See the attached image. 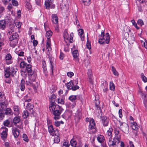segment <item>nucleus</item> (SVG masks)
Instances as JSON below:
<instances>
[{
  "label": "nucleus",
  "mask_w": 147,
  "mask_h": 147,
  "mask_svg": "<svg viewBox=\"0 0 147 147\" xmlns=\"http://www.w3.org/2000/svg\"><path fill=\"white\" fill-rule=\"evenodd\" d=\"M49 108L53 111L54 119L55 120L60 119V115L63 110L62 108L57 104H54V102H52L50 105Z\"/></svg>",
  "instance_id": "obj_1"
},
{
  "label": "nucleus",
  "mask_w": 147,
  "mask_h": 147,
  "mask_svg": "<svg viewBox=\"0 0 147 147\" xmlns=\"http://www.w3.org/2000/svg\"><path fill=\"white\" fill-rule=\"evenodd\" d=\"M99 36L100 38L98 39V42L100 44H103L105 43L108 44L109 43L110 41V36L108 33H107L105 35L104 31L102 30L101 34Z\"/></svg>",
  "instance_id": "obj_2"
},
{
  "label": "nucleus",
  "mask_w": 147,
  "mask_h": 147,
  "mask_svg": "<svg viewBox=\"0 0 147 147\" xmlns=\"http://www.w3.org/2000/svg\"><path fill=\"white\" fill-rule=\"evenodd\" d=\"M8 105L7 101H3L0 102V108L7 115H11L12 114L11 109L9 108H7Z\"/></svg>",
  "instance_id": "obj_3"
},
{
  "label": "nucleus",
  "mask_w": 147,
  "mask_h": 147,
  "mask_svg": "<svg viewBox=\"0 0 147 147\" xmlns=\"http://www.w3.org/2000/svg\"><path fill=\"white\" fill-rule=\"evenodd\" d=\"M19 36L17 33H15L10 36L9 40L10 41V46L13 47H15L16 45L18 43Z\"/></svg>",
  "instance_id": "obj_4"
},
{
  "label": "nucleus",
  "mask_w": 147,
  "mask_h": 147,
  "mask_svg": "<svg viewBox=\"0 0 147 147\" xmlns=\"http://www.w3.org/2000/svg\"><path fill=\"white\" fill-rule=\"evenodd\" d=\"M15 68L13 67L9 68V69L5 71V78H9L10 75L13 76L15 74L17 71Z\"/></svg>",
  "instance_id": "obj_5"
},
{
  "label": "nucleus",
  "mask_w": 147,
  "mask_h": 147,
  "mask_svg": "<svg viewBox=\"0 0 147 147\" xmlns=\"http://www.w3.org/2000/svg\"><path fill=\"white\" fill-rule=\"evenodd\" d=\"M95 123L93 119L90 120L89 121V129L92 133H94L96 131Z\"/></svg>",
  "instance_id": "obj_6"
},
{
  "label": "nucleus",
  "mask_w": 147,
  "mask_h": 147,
  "mask_svg": "<svg viewBox=\"0 0 147 147\" xmlns=\"http://www.w3.org/2000/svg\"><path fill=\"white\" fill-rule=\"evenodd\" d=\"M121 126V130L125 134H127L129 133V127L127 124L123 123L120 121H119Z\"/></svg>",
  "instance_id": "obj_7"
},
{
  "label": "nucleus",
  "mask_w": 147,
  "mask_h": 147,
  "mask_svg": "<svg viewBox=\"0 0 147 147\" xmlns=\"http://www.w3.org/2000/svg\"><path fill=\"white\" fill-rule=\"evenodd\" d=\"M8 129L5 127H2L0 129L1 138L3 139H5L7 136Z\"/></svg>",
  "instance_id": "obj_8"
},
{
  "label": "nucleus",
  "mask_w": 147,
  "mask_h": 147,
  "mask_svg": "<svg viewBox=\"0 0 147 147\" xmlns=\"http://www.w3.org/2000/svg\"><path fill=\"white\" fill-rule=\"evenodd\" d=\"M53 0H47L45 2V5L47 9H49L50 7L51 8H54L55 5L53 3Z\"/></svg>",
  "instance_id": "obj_9"
},
{
  "label": "nucleus",
  "mask_w": 147,
  "mask_h": 147,
  "mask_svg": "<svg viewBox=\"0 0 147 147\" xmlns=\"http://www.w3.org/2000/svg\"><path fill=\"white\" fill-rule=\"evenodd\" d=\"M101 119L102 123L103 124V125L105 127L107 126L109 123V119L105 116L101 117Z\"/></svg>",
  "instance_id": "obj_10"
},
{
  "label": "nucleus",
  "mask_w": 147,
  "mask_h": 147,
  "mask_svg": "<svg viewBox=\"0 0 147 147\" xmlns=\"http://www.w3.org/2000/svg\"><path fill=\"white\" fill-rule=\"evenodd\" d=\"M5 58L7 64H9L12 63V61L11 60L12 57L10 54H7Z\"/></svg>",
  "instance_id": "obj_11"
},
{
  "label": "nucleus",
  "mask_w": 147,
  "mask_h": 147,
  "mask_svg": "<svg viewBox=\"0 0 147 147\" xmlns=\"http://www.w3.org/2000/svg\"><path fill=\"white\" fill-rule=\"evenodd\" d=\"M113 129L112 128H109V130L107 131L106 134V138L108 139H112V132Z\"/></svg>",
  "instance_id": "obj_12"
},
{
  "label": "nucleus",
  "mask_w": 147,
  "mask_h": 147,
  "mask_svg": "<svg viewBox=\"0 0 147 147\" xmlns=\"http://www.w3.org/2000/svg\"><path fill=\"white\" fill-rule=\"evenodd\" d=\"M48 131L50 134L52 136L56 135L55 132V131L52 125H51L48 126Z\"/></svg>",
  "instance_id": "obj_13"
},
{
  "label": "nucleus",
  "mask_w": 147,
  "mask_h": 147,
  "mask_svg": "<svg viewBox=\"0 0 147 147\" xmlns=\"http://www.w3.org/2000/svg\"><path fill=\"white\" fill-rule=\"evenodd\" d=\"M19 131V130L16 128L12 129V133L15 138H16L18 137L20 134Z\"/></svg>",
  "instance_id": "obj_14"
},
{
  "label": "nucleus",
  "mask_w": 147,
  "mask_h": 147,
  "mask_svg": "<svg viewBox=\"0 0 147 147\" xmlns=\"http://www.w3.org/2000/svg\"><path fill=\"white\" fill-rule=\"evenodd\" d=\"M28 75L29 76V78L30 80L32 82L35 81L37 76L36 74L35 73L33 72V73L28 74Z\"/></svg>",
  "instance_id": "obj_15"
},
{
  "label": "nucleus",
  "mask_w": 147,
  "mask_h": 147,
  "mask_svg": "<svg viewBox=\"0 0 147 147\" xmlns=\"http://www.w3.org/2000/svg\"><path fill=\"white\" fill-rule=\"evenodd\" d=\"M27 110H29L31 114H34V111L33 108H34L33 105L30 103H28L26 106Z\"/></svg>",
  "instance_id": "obj_16"
},
{
  "label": "nucleus",
  "mask_w": 147,
  "mask_h": 147,
  "mask_svg": "<svg viewBox=\"0 0 147 147\" xmlns=\"http://www.w3.org/2000/svg\"><path fill=\"white\" fill-rule=\"evenodd\" d=\"M6 23L4 20H1L0 21V29L2 30H4L6 27Z\"/></svg>",
  "instance_id": "obj_17"
},
{
  "label": "nucleus",
  "mask_w": 147,
  "mask_h": 147,
  "mask_svg": "<svg viewBox=\"0 0 147 147\" xmlns=\"http://www.w3.org/2000/svg\"><path fill=\"white\" fill-rule=\"evenodd\" d=\"M52 22L55 24L57 23L58 22V19L57 15L55 14H52Z\"/></svg>",
  "instance_id": "obj_18"
},
{
  "label": "nucleus",
  "mask_w": 147,
  "mask_h": 147,
  "mask_svg": "<svg viewBox=\"0 0 147 147\" xmlns=\"http://www.w3.org/2000/svg\"><path fill=\"white\" fill-rule=\"evenodd\" d=\"M82 116V113L80 111H78L76 115V116L75 118V120L78 121L81 118Z\"/></svg>",
  "instance_id": "obj_19"
},
{
  "label": "nucleus",
  "mask_w": 147,
  "mask_h": 147,
  "mask_svg": "<svg viewBox=\"0 0 147 147\" xmlns=\"http://www.w3.org/2000/svg\"><path fill=\"white\" fill-rule=\"evenodd\" d=\"M5 99V96L4 93L0 92V102H2L3 101H7Z\"/></svg>",
  "instance_id": "obj_20"
},
{
  "label": "nucleus",
  "mask_w": 147,
  "mask_h": 147,
  "mask_svg": "<svg viewBox=\"0 0 147 147\" xmlns=\"http://www.w3.org/2000/svg\"><path fill=\"white\" fill-rule=\"evenodd\" d=\"M20 59H18V63L20 64V66L21 67L23 68H24L26 67L27 65V63L24 61H21L20 62Z\"/></svg>",
  "instance_id": "obj_21"
},
{
  "label": "nucleus",
  "mask_w": 147,
  "mask_h": 147,
  "mask_svg": "<svg viewBox=\"0 0 147 147\" xmlns=\"http://www.w3.org/2000/svg\"><path fill=\"white\" fill-rule=\"evenodd\" d=\"M108 84L106 83H103L102 84L101 87L103 89V91L104 92H106L107 90Z\"/></svg>",
  "instance_id": "obj_22"
},
{
  "label": "nucleus",
  "mask_w": 147,
  "mask_h": 147,
  "mask_svg": "<svg viewBox=\"0 0 147 147\" xmlns=\"http://www.w3.org/2000/svg\"><path fill=\"white\" fill-rule=\"evenodd\" d=\"M25 81L24 80L22 79L20 83V89L21 91H23L25 89Z\"/></svg>",
  "instance_id": "obj_23"
},
{
  "label": "nucleus",
  "mask_w": 147,
  "mask_h": 147,
  "mask_svg": "<svg viewBox=\"0 0 147 147\" xmlns=\"http://www.w3.org/2000/svg\"><path fill=\"white\" fill-rule=\"evenodd\" d=\"M131 127L133 130H137L138 129V126L136 122H133L131 123Z\"/></svg>",
  "instance_id": "obj_24"
},
{
  "label": "nucleus",
  "mask_w": 147,
  "mask_h": 147,
  "mask_svg": "<svg viewBox=\"0 0 147 147\" xmlns=\"http://www.w3.org/2000/svg\"><path fill=\"white\" fill-rule=\"evenodd\" d=\"M69 34L66 31H65L63 32V36L65 40H66L69 41Z\"/></svg>",
  "instance_id": "obj_25"
},
{
  "label": "nucleus",
  "mask_w": 147,
  "mask_h": 147,
  "mask_svg": "<svg viewBox=\"0 0 147 147\" xmlns=\"http://www.w3.org/2000/svg\"><path fill=\"white\" fill-rule=\"evenodd\" d=\"M128 40L129 42V43L133 44L135 40V38L134 36L133 35L130 36L129 37Z\"/></svg>",
  "instance_id": "obj_26"
},
{
  "label": "nucleus",
  "mask_w": 147,
  "mask_h": 147,
  "mask_svg": "<svg viewBox=\"0 0 147 147\" xmlns=\"http://www.w3.org/2000/svg\"><path fill=\"white\" fill-rule=\"evenodd\" d=\"M97 139L98 142L100 143L103 142L105 140L104 137L101 135L98 136L97 138Z\"/></svg>",
  "instance_id": "obj_27"
},
{
  "label": "nucleus",
  "mask_w": 147,
  "mask_h": 147,
  "mask_svg": "<svg viewBox=\"0 0 147 147\" xmlns=\"http://www.w3.org/2000/svg\"><path fill=\"white\" fill-rule=\"evenodd\" d=\"M46 46L47 49L51 48V40L49 38H47Z\"/></svg>",
  "instance_id": "obj_28"
},
{
  "label": "nucleus",
  "mask_w": 147,
  "mask_h": 147,
  "mask_svg": "<svg viewBox=\"0 0 147 147\" xmlns=\"http://www.w3.org/2000/svg\"><path fill=\"white\" fill-rule=\"evenodd\" d=\"M74 86V83L71 81H70L68 83L67 85V88L69 89H71V88Z\"/></svg>",
  "instance_id": "obj_29"
},
{
  "label": "nucleus",
  "mask_w": 147,
  "mask_h": 147,
  "mask_svg": "<svg viewBox=\"0 0 147 147\" xmlns=\"http://www.w3.org/2000/svg\"><path fill=\"white\" fill-rule=\"evenodd\" d=\"M70 143L72 146L74 147L76 146L77 144L76 141L74 139H72L71 140Z\"/></svg>",
  "instance_id": "obj_30"
},
{
  "label": "nucleus",
  "mask_w": 147,
  "mask_h": 147,
  "mask_svg": "<svg viewBox=\"0 0 147 147\" xmlns=\"http://www.w3.org/2000/svg\"><path fill=\"white\" fill-rule=\"evenodd\" d=\"M72 54L74 58L77 57L79 55L78 51L77 50H75L73 51Z\"/></svg>",
  "instance_id": "obj_31"
},
{
  "label": "nucleus",
  "mask_w": 147,
  "mask_h": 147,
  "mask_svg": "<svg viewBox=\"0 0 147 147\" xmlns=\"http://www.w3.org/2000/svg\"><path fill=\"white\" fill-rule=\"evenodd\" d=\"M112 71L113 74L116 76H118L119 74L117 71L115 69L113 66L112 67Z\"/></svg>",
  "instance_id": "obj_32"
},
{
  "label": "nucleus",
  "mask_w": 147,
  "mask_h": 147,
  "mask_svg": "<svg viewBox=\"0 0 147 147\" xmlns=\"http://www.w3.org/2000/svg\"><path fill=\"white\" fill-rule=\"evenodd\" d=\"M52 32L50 30H48L45 36H46L47 37V38H49V39H50V37L52 35Z\"/></svg>",
  "instance_id": "obj_33"
},
{
  "label": "nucleus",
  "mask_w": 147,
  "mask_h": 147,
  "mask_svg": "<svg viewBox=\"0 0 147 147\" xmlns=\"http://www.w3.org/2000/svg\"><path fill=\"white\" fill-rule=\"evenodd\" d=\"M76 98V96L75 95L70 96L69 98V99L72 102L75 101Z\"/></svg>",
  "instance_id": "obj_34"
},
{
  "label": "nucleus",
  "mask_w": 147,
  "mask_h": 147,
  "mask_svg": "<svg viewBox=\"0 0 147 147\" xmlns=\"http://www.w3.org/2000/svg\"><path fill=\"white\" fill-rule=\"evenodd\" d=\"M20 121V119L18 117H14L13 119V122L15 124L19 123Z\"/></svg>",
  "instance_id": "obj_35"
},
{
  "label": "nucleus",
  "mask_w": 147,
  "mask_h": 147,
  "mask_svg": "<svg viewBox=\"0 0 147 147\" xmlns=\"http://www.w3.org/2000/svg\"><path fill=\"white\" fill-rule=\"evenodd\" d=\"M25 5L26 7L28 9H30L31 8V5L29 2L28 1H27L25 2Z\"/></svg>",
  "instance_id": "obj_36"
},
{
  "label": "nucleus",
  "mask_w": 147,
  "mask_h": 147,
  "mask_svg": "<svg viewBox=\"0 0 147 147\" xmlns=\"http://www.w3.org/2000/svg\"><path fill=\"white\" fill-rule=\"evenodd\" d=\"M29 115V113L28 111H27L26 110L25 111H24L23 113L22 116L25 119Z\"/></svg>",
  "instance_id": "obj_37"
},
{
  "label": "nucleus",
  "mask_w": 147,
  "mask_h": 147,
  "mask_svg": "<svg viewBox=\"0 0 147 147\" xmlns=\"http://www.w3.org/2000/svg\"><path fill=\"white\" fill-rule=\"evenodd\" d=\"M119 138H113V142L115 143L114 145H116V143L118 144L119 142Z\"/></svg>",
  "instance_id": "obj_38"
},
{
  "label": "nucleus",
  "mask_w": 147,
  "mask_h": 147,
  "mask_svg": "<svg viewBox=\"0 0 147 147\" xmlns=\"http://www.w3.org/2000/svg\"><path fill=\"white\" fill-rule=\"evenodd\" d=\"M4 112L0 108V120H2L4 117V115H5Z\"/></svg>",
  "instance_id": "obj_39"
},
{
  "label": "nucleus",
  "mask_w": 147,
  "mask_h": 147,
  "mask_svg": "<svg viewBox=\"0 0 147 147\" xmlns=\"http://www.w3.org/2000/svg\"><path fill=\"white\" fill-rule=\"evenodd\" d=\"M141 76L142 79L144 82L145 83L147 82V78L144 76V74L142 73L141 74Z\"/></svg>",
  "instance_id": "obj_40"
},
{
  "label": "nucleus",
  "mask_w": 147,
  "mask_h": 147,
  "mask_svg": "<svg viewBox=\"0 0 147 147\" xmlns=\"http://www.w3.org/2000/svg\"><path fill=\"white\" fill-rule=\"evenodd\" d=\"M22 138L23 140L26 142H28V138L27 135L25 134H23L22 136Z\"/></svg>",
  "instance_id": "obj_41"
},
{
  "label": "nucleus",
  "mask_w": 147,
  "mask_h": 147,
  "mask_svg": "<svg viewBox=\"0 0 147 147\" xmlns=\"http://www.w3.org/2000/svg\"><path fill=\"white\" fill-rule=\"evenodd\" d=\"M83 3L86 5H88L90 3V0H82Z\"/></svg>",
  "instance_id": "obj_42"
},
{
  "label": "nucleus",
  "mask_w": 147,
  "mask_h": 147,
  "mask_svg": "<svg viewBox=\"0 0 147 147\" xmlns=\"http://www.w3.org/2000/svg\"><path fill=\"white\" fill-rule=\"evenodd\" d=\"M58 103L59 104H64V100L62 98H59L57 100Z\"/></svg>",
  "instance_id": "obj_43"
},
{
  "label": "nucleus",
  "mask_w": 147,
  "mask_h": 147,
  "mask_svg": "<svg viewBox=\"0 0 147 147\" xmlns=\"http://www.w3.org/2000/svg\"><path fill=\"white\" fill-rule=\"evenodd\" d=\"M131 22L132 23L133 25L137 30L139 29L140 28L137 26V24L135 22V20H132Z\"/></svg>",
  "instance_id": "obj_44"
},
{
  "label": "nucleus",
  "mask_w": 147,
  "mask_h": 147,
  "mask_svg": "<svg viewBox=\"0 0 147 147\" xmlns=\"http://www.w3.org/2000/svg\"><path fill=\"white\" fill-rule=\"evenodd\" d=\"M137 23L138 25H140L141 26H142L144 24L143 21L141 19H139L138 20Z\"/></svg>",
  "instance_id": "obj_45"
},
{
  "label": "nucleus",
  "mask_w": 147,
  "mask_h": 147,
  "mask_svg": "<svg viewBox=\"0 0 147 147\" xmlns=\"http://www.w3.org/2000/svg\"><path fill=\"white\" fill-rule=\"evenodd\" d=\"M10 121L8 120H7L4 121L3 122V124L4 126H8L10 124Z\"/></svg>",
  "instance_id": "obj_46"
},
{
  "label": "nucleus",
  "mask_w": 147,
  "mask_h": 147,
  "mask_svg": "<svg viewBox=\"0 0 147 147\" xmlns=\"http://www.w3.org/2000/svg\"><path fill=\"white\" fill-rule=\"evenodd\" d=\"M56 98V96L55 94H52L51 96V103H52V102H54V104L56 105V104L55 103V100H54L55 98Z\"/></svg>",
  "instance_id": "obj_47"
},
{
  "label": "nucleus",
  "mask_w": 147,
  "mask_h": 147,
  "mask_svg": "<svg viewBox=\"0 0 147 147\" xmlns=\"http://www.w3.org/2000/svg\"><path fill=\"white\" fill-rule=\"evenodd\" d=\"M109 140L108 145L109 146V147L114 145L115 144V143L113 142V141H112V139H108Z\"/></svg>",
  "instance_id": "obj_48"
},
{
  "label": "nucleus",
  "mask_w": 147,
  "mask_h": 147,
  "mask_svg": "<svg viewBox=\"0 0 147 147\" xmlns=\"http://www.w3.org/2000/svg\"><path fill=\"white\" fill-rule=\"evenodd\" d=\"M12 3L13 5L14 6H17L18 5V1L15 0H12Z\"/></svg>",
  "instance_id": "obj_49"
},
{
  "label": "nucleus",
  "mask_w": 147,
  "mask_h": 147,
  "mask_svg": "<svg viewBox=\"0 0 147 147\" xmlns=\"http://www.w3.org/2000/svg\"><path fill=\"white\" fill-rule=\"evenodd\" d=\"M79 88V87L78 86L75 85L74 86L71 88V89L73 91H75Z\"/></svg>",
  "instance_id": "obj_50"
},
{
  "label": "nucleus",
  "mask_w": 147,
  "mask_h": 147,
  "mask_svg": "<svg viewBox=\"0 0 147 147\" xmlns=\"http://www.w3.org/2000/svg\"><path fill=\"white\" fill-rule=\"evenodd\" d=\"M5 8L4 7L0 5V15H2L3 12L4 11Z\"/></svg>",
  "instance_id": "obj_51"
},
{
  "label": "nucleus",
  "mask_w": 147,
  "mask_h": 147,
  "mask_svg": "<svg viewBox=\"0 0 147 147\" xmlns=\"http://www.w3.org/2000/svg\"><path fill=\"white\" fill-rule=\"evenodd\" d=\"M54 143H58L60 142V139L58 137L55 138L54 140Z\"/></svg>",
  "instance_id": "obj_52"
},
{
  "label": "nucleus",
  "mask_w": 147,
  "mask_h": 147,
  "mask_svg": "<svg viewBox=\"0 0 147 147\" xmlns=\"http://www.w3.org/2000/svg\"><path fill=\"white\" fill-rule=\"evenodd\" d=\"M16 27L18 28H20L21 25V23L20 22H17L15 23Z\"/></svg>",
  "instance_id": "obj_53"
},
{
  "label": "nucleus",
  "mask_w": 147,
  "mask_h": 147,
  "mask_svg": "<svg viewBox=\"0 0 147 147\" xmlns=\"http://www.w3.org/2000/svg\"><path fill=\"white\" fill-rule=\"evenodd\" d=\"M73 33L72 32L70 34V37H69V40L70 42L71 43H72V41L73 40L72 39L73 38Z\"/></svg>",
  "instance_id": "obj_54"
},
{
  "label": "nucleus",
  "mask_w": 147,
  "mask_h": 147,
  "mask_svg": "<svg viewBox=\"0 0 147 147\" xmlns=\"http://www.w3.org/2000/svg\"><path fill=\"white\" fill-rule=\"evenodd\" d=\"M78 34L79 35H81L84 34V30L82 29H80L78 30Z\"/></svg>",
  "instance_id": "obj_55"
},
{
  "label": "nucleus",
  "mask_w": 147,
  "mask_h": 147,
  "mask_svg": "<svg viewBox=\"0 0 147 147\" xmlns=\"http://www.w3.org/2000/svg\"><path fill=\"white\" fill-rule=\"evenodd\" d=\"M74 74V73L72 72H68L67 73V76L70 78L72 77Z\"/></svg>",
  "instance_id": "obj_56"
},
{
  "label": "nucleus",
  "mask_w": 147,
  "mask_h": 147,
  "mask_svg": "<svg viewBox=\"0 0 147 147\" xmlns=\"http://www.w3.org/2000/svg\"><path fill=\"white\" fill-rule=\"evenodd\" d=\"M54 124L56 127H59L60 125L59 121H55Z\"/></svg>",
  "instance_id": "obj_57"
},
{
  "label": "nucleus",
  "mask_w": 147,
  "mask_h": 147,
  "mask_svg": "<svg viewBox=\"0 0 147 147\" xmlns=\"http://www.w3.org/2000/svg\"><path fill=\"white\" fill-rule=\"evenodd\" d=\"M27 72L28 73V74H30L34 72L32 71L31 68H29L26 69Z\"/></svg>",
  "instance_id": "obj_58"
},
{
  "label": "nucleus",
  "mask_w": 147,
  "mask_h": 147,
  "mask_svg": "<svg viewBox=\"0 0 147 147\" xmlns=\"http://www.w3.org/2000/svg\"><path fill=\"white\" fill-rule=\"evenodd\" d=\"M88 77H89V76H92V72L91 71V70L90 69H88Z\"/></svg>",
  "instance_id": "obj_59"
},
{
  "label": "nucleus",
  "mask_w": 147,
  "mask_h": 147,
  "mask_svg": "<svg viewBox=\"0 0 147 147\" xmlns=\"http://www.w3.org/2000/svg\"><path fill=\"white\" fill-rule=\"evenodd\" d=\"M86 46L87 48H88V49H91V47L90 43L88 41H87V42Z\"/></svg>",
  "instance_id": "obj_60"
},
{
  "label": "nucleus",
  "mask_w": 147,
  "mask_h": 147,
  "mask_svg": "<svg viewBox=\"0 0 147 147\" xmlns=\"http://www.w3.org/2000/svg\"><path fill=\"white\" fill-rule=\"evenodd\" d=\"M10 1H11V0H2V2L5 5H6Z\"/></svg>",
  "instance_id": "obj_61"
},
{
  "label": "nucleus",
  "mask_w": 147,
  "mask_h": 147,
  "mask_svg": "<svg viewBox=\"0 0 147 147\" xmlns=\"http://www.w3.org/2000/svg\"><path fill=\"white\" fill-rule=\"evenodd\" d=\"M69 144L66 142H64L63 143V147H69Z\"/></svg>",
  "instance_id": "obj_62"
},
{
  "label": "nucleus",
  "mask_w": 147,
  "mask_h": 147,
  "mask_svg": "<svg viewBox=\"0 0 147 147\" xmlns=\"http://www.w3.org/2000/svg\"><path fill=\"white\" fill-rule=\"evenodd\" d=\"M33 45L34 47L36 46L38 44V42L37 40H34L33 41Z\"/></svg>",
  "instance_id": "obj_63"
},
{
  "label": "nucleus",
  "mask_w": 147,
  "mask_h": 147,
  "mask_svg": "<svg viewBox=\"0 0 147 147\" xmlns=\"http://www.w3.org/2000/svg\"><path fill=\"white\" fill-rule=\"evenodd\" d=\"M144 105L146 109H147V99H144Z\"/></svg>",
  "instance_id": "obj_64"
}]
</instances>
